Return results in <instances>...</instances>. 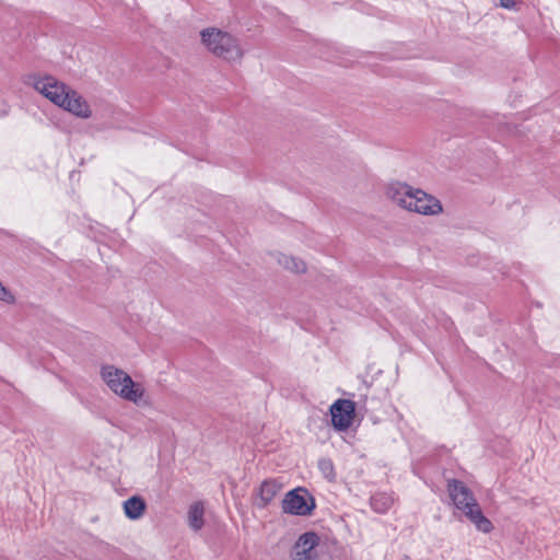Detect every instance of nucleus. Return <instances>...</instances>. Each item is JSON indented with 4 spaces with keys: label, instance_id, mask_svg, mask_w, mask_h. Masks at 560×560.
Instances as JSON below:
<instances>
[{
    "label": "nucleus",
    "instance_id": "a211bd4d",
    "mask_svg": "<svg viewBox=\"0 0 560 560\" xmlns=\"http://www.w3.org/2000/svg\"><path fill=\"white\" fill-rule=\"evenodd\" d=\"M500 4L504 9H512L515 5V0H500Z\"/></svg>",
    "mask_w": 560,
    "mask_h": 560
},
{
    "label": "nucleus",
    "instance_id": "39448f33",
    "mask_svg": "<svg viewBox=\"0 0 560 560\" xmlns=\"http://www.w3.org/2000/svg\"><path fill=\"white\" fill-rule=\"evenodd\" d=\"M34 89L57 106H63L71 88L52 75L34 81Z\"/></svg>",
    "mask_w": 560,
    "mask_h": 560
},
{
    "label": "nucleus",
    "instance_id": "f257e3e1",
    "mask_svg": "<svg viewBox=\"0 0 560 560\" xmlns=\"http://www.w3.org/2000/svg\"><path fill=\"white\" fill-rule=\"evenodd\" d=\"M388 196L401 208L424 215H435L443 211L442 203L435 197L421 189L412 191L408 185L389 187Z\"/></svg>",
    "mask_w": 560,
    "mask_h": 560
},
{
    "label": "nucleus",
    "instance_id": "1a4fd4ad",
    "mask_svg": "<svg viewBox=\"0 0 560 560\" xmlns=\"http://www.w3.org/2000/svg\"><path fill=\"white\" fill-rule=\"evenodd\" d=\"M60 107L80 118H90L92 115V110L85 98L73 89L69 91V96L63 103V106Z\"/></svg>",
    "mask_w": 560,
    "mask_h": 560
},
{
    "label": "nucleus",
    "instance_id": "2eb2a0df",
    "mask_svg": "<svg viewBox=\"0 0 560 560\" xmlns=\"http://www.w3.org/2000/svg\"><path fill=\"white\" fill-rule=\"evenodd\" d=\"M278 261L287 270H290L292 272L303 273L306 271V265L302 259L292 256L281 255Z\"/></svg>",
    "mask_w": 560,
    "mask_h": 560
},
{
    "label": "nucleus",
    "instance_id": "9b49d317",
    "mask_svg": "<svg viewBox=\"0 0 560 560\" xmlns=\"http://www.w3.org/2000/svg\"><path fill=\"white\" fill-rule=\"evenodd\" d=\"M282 485L276 479H266L261 482L258 489V495L260 502L258 503L259 509H265L281 490Z\"/></svg>",
    "mask_w": 560,
    "mask_h": 560
},
{
    "label": "nucleus",
    "instance_id": "dca6fc26",
    "mask_svg": "<svg viewBox=\"0 0 560 560\" xmlns=\"http://www.w3.org/2000/svg\"><path fill=\"white\" fill-rule=\"evenodd\" d=\"M317 467L322 472L323 477L328 481H334L336 479V471L334 463L330 458L323 457L318 459Z\"/></svg>",
    "mask_w": 560,
    "mask_h": 560
},
{
    "label": "nucleus",
    "instance_id": "6e6552de",
    "mask_svg": "<svg viewBox=\"0 0 560 560\" xmlns=\"http://www.w3.org/2000/svg\"><path fill=\"white\" fill-rule=\"evenodd\" d=\"M447 491L455 508L463 512L477 501L472 491L458 479L448 480Z\"/></svg>",
    "mask_w": 560,
    "mask_h": 560
},
{
    "label": "nucleus",
    "instance_id": "7ed1b4c3",
    "mask_svg": "<svg viewBox=\"0 0 560 560\" xmlns=\"http://www.w3.org/2000/svg\"><path fill=\"white\" fill-rule=\"evenodd\" d=\"M101 376L110 390L128 401L138 404L144 395L140 384L135 383L128 373L114 365H103Z\"/></svg>",
    "mask_w": 560,
    "mask_h": 560
},
{
    "label": "nucleus",
    "instance_id": "4468645a",
    "mask_svg": "<svg viewBox=\"0 0 560 560\" xmlns=\"http://www.w3.org/2000/svg\"><path fill=\"white\" fill-rule=\"evenodd\" d=\"M393 503V497L386 492H377L373 494L370 499V505L372 510L380 514L386 513L390 509Z\"/></svg>",
    "mask_w": 560,
    "mask_h": 560
},
{
    "label": "nucleus",
    "instance_id": "9d476101",
    "mask_svg": "<svg viewBox=\"0 0 560 560\" xmlns=\"http://www.w3.org/2000/svg\"><path fill=\"white\" fill-rule=\"evenodd\" d=\"M464 514L476 526L477 530L488 534L493 529L491 521L485 516L477 501L470 504Z\"/></svg>",
    "mask_w": 560,
    "mask_h": 560
},
{
    "label": "nucleus",
    "instance_id": "f8f14e48",
    "mask_svg": "<svg viewBox=\"0 0 560 560\" xmlns=\"http://www.w3.org/2000/svg\"><path fill=\"white\" fill-rule=\"evenodd\" d=\"M122 508L125 515L129 520L136 521L144 514L147 503L143 498L139 495H132L124 502Z\"/></svg>",
    "mask_w": 560,
    "mask_h": 560
},
{
    "label": "nucleus",
    "instance_id": "20e7f679",
    "mask_svg": "<svg viewBox=\"0 0 560 560\" xmlns=\"http://www.w3.org/2000/svg\"><path fill=\"white\" fill-rule=\"evenodd\" d=\"M281 509L284 514L310 516L316 509V500L306 488L296 487L284 494Z\"/></svg>",
    "mask_w": 560,
    "mask_h": 560
},
{
    "label": "nucleus",
    "instance_id": "f3484780",
    "mask_svg": "<svg viewBox=\"0 0 560 560\" xmlns=\"http://www.w3.org/2000/svg\"><path fill=\"white\" fill-rule=\"evenodd\" d=\"M0 301L7 302V303L15 302L14 295L1 282H0Z\"/></svg>",
    "mask_w": 560,
    "mask_h": 560
},
{
    "label": "nucleus",
    "instance_id": "ddd939ff",
    "mask_svg": "<svg viewBox=\"0 0 560 560\" xmlns=\"http://www.w3.org/2000/svg\"><path fill=\"white\" fill-rule=\"evenodd\" d=\"M203 514L205 508L202 502L198 501L190 505L188 510V524L195 532L203 527Z\"/></svg>",
    "mask_w": 560,
    "mask_h": 560
},
{
    "label": "nucleus",
    "instance_id": "0eeeda50",
    "mask_svg": "<svg viewBox=\"0 0 560 560\" xmlns=\"http://www.w3.org/2000/svg\"><path fill=\"white\" fill-rule=\"evenodd\" d=\"M332 427L339 431H347L355 417V402L350 399H337L329 408Z\"/></svg>",
    "mask_w": 560,
    "mask_h": 560
},
{
    "label": "nucleus",
    "instance_id": "f03ea898",
    "mask_svg": "<svg viewBox=\"0 0 560 560\" xmlns=\"http://www.w3.org/2000/svg\"><path fill=\"white\" fill-rule=\"evenodd\" d=\"M202 44L215 57L226 61L241 60L243 50L238 40L232 34L215 27H208L200 32Z\"/></svg>",
    "mask_w": 560,
    "mask_h": 560
},
{
    "label": "nucleus",
    "instance_id": "423d86ee",
    "mask_svg": "<svg viewBox=\"0 0 560 560\" xmlns=\"http://www.w3.org/2000/svg\"><path fill=\"white\" fill-rule=\"evenodd\" d=\"M320 544V537L316 532H305L299 536L292 546L291 560H318L316 548Z\"/></svg>",
    "mask_w": 560,
    "mask_h": 560
}]
</instances>
